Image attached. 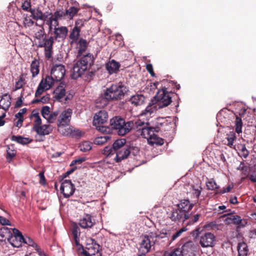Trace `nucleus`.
Wrapping results in <instances>:
<instances>
[{"label":"nucleus","mask_w":256,"mask_h":256,"mask_svg":"<svg viewBox=\"0 0 256 256\" xmlns=\"http://www.w3.org/2000/svg\"><path fill=\"white\" fill-rule=\"evenodd\" d=\"M68 32V29L66 26H57L50 34L51 36L48 39L44 40V43L39 44L40 47H44L45 55L48 58L52 57V45L54 39H64Z\"/></svg>","instance_id":"nucleus-3"},{"label":"nucleus","mask_w":256,"mask_h":256,"mask_svg":"<svg viewBox=\"0 0 256 256\" xmlns=\"http://www.w3.org/2000/svg\"><path fill=\"white\" fill-rule=\"evenodd\" d=\"M170 218L172 221L180 220L184 222L186 220L189 219L190 216L188 214L185 213L178 207L177 208L173 210Z\"/></svg>","instance_id":"nucleus-16"},{"label":"nucleus","mask_w":256,"mask_h":256,"mask_svg":"<svg viewBox=\"0 0 256 256\" xmlns=\"http://www.w3.org/2000/svg\"><path fill=\"white\" fill-rule=\"evenodd\" d=\"M127 90L122 83L113 84L108 88L104 93V97L108 100L122 99Z\"/></svg>","instance_id":"nucleus-6"},{"label":"nucleus","mask_w":256,"mask_h":256,"mask_svg":"<svg viewBox=\"0 0 256 256\" xmlns=\"http://www.w3.org/2000/svg\"><path fill=\"white\" fill-rule=\"evenodd\" d=\"M95 126L96 127V128L98 131L102 132H107V128L106 127L102 126L101 124H96V126Z\"/></svg>","instance_id":"nucleus-62"},{"label":"nucleus","mask_w":256,"mask_h":256,"mask_svg":"<svg viewBox=\"0 0 256 256\" xmlns=\"http://www.w3.org/2000/svg\"><path fill=\"white\" fill-rule=\"evenodd\" d=\"M168 231L163 229L162 231H152L141 237V241L139 244V251L148 253L151 250L152 247L154 246L156 240L154 238H164L168 234Z\"/></svg>","instance_id":"nucleus-4"},{"label":"nucleus","mask_w":256,"mask_h":256,"mask_svg":"<svg viewBox=\"0 0 256 256\" xmlns=\"http://www.w3.org/2000/svg\"><path fill=\"white\" fill-rule=\"evenodd\" d=\"M79 8L74 6L70 7L66 10L65 14L68 16L70 18H72L74 15L78 12Z\"/></svg>","instance_id":"nucleus-47"},{"label":"nucleus","mask_w":256,"mask_h":256,"mask_svg":"<svg viewBox=\"0 0 256 256\" xmlns=\"http://www.w3.org/2000/svg\"><path fill=\"white\" fill-rule=\"evenodd\" d=\"M233 188L234 186L232 184H229L226 188H223L222 190H220L218 193L220 194H223L226 192H228Z\"/></svg>","instance_id":"nucleus-59"},{"label":"nucleus","mask_w":256,"mask_h":256,"mask_svg":"<svg viewBox=\"0 0 256 256\" xmlns=\"http://www.w3.org/2000/svg\"><path fill=\"white\" fill-rule=\"evenodd\" d=\"M66 74L65 67L62 64H56L52 69L50 76L56 80V82L60 81Z\"/></svg>","instance_id":"nucleus-14"},{"label":"nucleus","mask_w":256,"mask_h":256,"mask_svg":"<svg viewBox=\"0 0 256 256\" xmlns=\"http://www.w3.org/2000/svg\"><path fill=\"white\" fill-rule=\"evenodd\" d=\"M110 138V137L108 135L98 136L94 139V143L97 145H102L106 142Z\"/></svg>","instance_id":"nucleus-40"},{"label":"nucleus","mask_w":256,"mask_h":256,"mask_svg":"<svg viewBox=\"0 0 256 256\" xmlns=\"http://www.w3.org/2000/svg\"><path fill=\"white\" fill-rule=\"evenodd\" d=\"M147 140L148 143L151 145H154V144L162 145L164 143L163 140L158 136L154 133V132Z\"/></svg>","instance_id":"nucleus-33"},{"label":"nucleus","mask_w":256,"mask_h":256,"mask_svg":"<svg viewBox=\"0 0 256 256\" xmlns=\"http://www.w3.org/2000/svg\"><path fill=\"white\" fill-rule=\"evenodd\" d=\"M200 216V214H196L194 215L192 218L190 217L189 218H190V220L189 222H188V223L187 224L191 225V224H193L195 222H197L199 219Z\"/></svg>","instance_id":"nucleus-57"},{"label":"nucleus","mask_w":256,"mask_h":256,"mask_svg":"<svg viewBox=\"0 0 256 256\" xmlns=\"http://www.w3.org/2000/svg\"><path fill=\"white\" fill-rule=\"evenodd\" d=\"M144 124L140 120L134 118L126 122L122 118L115 116L110 120V125L112 129L116 130L120 136H124L134 128Z\"/></svg>","instance_id":"nucleus-2"},{"label":"nucleus","mask_w":256,"mask_h":256,"mask_svg":"<svg viewBox=\"0 0 256 256\" xmlns=\"http://www.w3.org/2000/svg\"><path fill=\"white\" fill-rule=\"evenodd\" d=\"M102 154L107 156H110L111 155L114 154L115 152H114V150L112 146H106L104 148L102 151Z\"/></svg>","instance_id":"nucleus-50"},{"label":"nucleus","mask_w":256,"mask_h":256,"mask_svg":"<svg viewBox=\"0 0 256 256\" xmlns=\"http://www.w3.org/2000/svg\"><path fill=\"white\" fill-rule=\"evenodd\" d=\"M144 100L145 98L142 94H137L132 96L130 98V101L132 104L138 106L142 104L144 102Z\"/></svg>","instance_id":"nucleus-26"},{"label":"nucleus","mask_w":256,"mask_h":256,"mask_svg":"<svg viewBox=\"0 0 256 256\" xmlns=\"http://www.w3.org/2000/svg\"><path fill=\"white\" fill-rule=\"evenodd\" d=\"M79 148L80 150L83 152L89 151L92 148V144L88 141L83 142L80 144Z\"/></svg>","instance_id":"nucleus-38"},{"label":"nucleus","mask_w":256,"mask_h":256,"mask_svg":"<svg viewBox=\"0 0 256 256\" xmlns=\"http://www.w3.org/2000/svg\"><path fill=\"white\" fill-rule=\"evenodd\" d=\"M120 67V64L119 62L114 60L109 61L106 64V69L110 74L116 72L118 70Z\"/></svg>","instance_id":"nucleus-23"},{"label":"nucleus","mask_w":256,"mask_h":256,"mask_svg":"<svg viewBox=\"0 0 256 256\" xmlns=\"http://www.w3.org/2000/svg\"><path fill=\"white\" fill-rule=\"evenodd\" d=\"M22 243L27 244L29 246H31L34 248H36V250L38 252H40V249L39 248H38L37 244L30 237H26V238L24 237V240L22 241Z\"/></svg>","instance_id":"nucleus-46"},{"label":"nucleus","mask_w":256,"mask_h":256,"mask_svg":"<svg viewBox=\"0 0 256 256\" xmlns=\"http://www.w3.org/2000/svg\"><path fill=\"white\" fill-rule=\"evenodd\" d=\"M34 22L29 18H26L24 20V24L26 26H30L34 24Z\"/></svg>","instance_id":"nucleus-63"},{"label":"nucleus","mask_w":256,"mask_h":256,"mask_svg":"<svg viewBox=\"0 0 256 256\" xmlns=\"http://www.w3.org/2000/svg\"><path fill=\"white\" fill-rule=\"evenodd\" d=\"M144 124L141 126H138V127L134 128L132 129L136 130L138 132H140V134L144 138H146L147 140L151 136L152 134L155 131V128L149 126L148 123H145L144 122L142 121Z\"/></svg>","instance_id":"nucleus-11"},{"label":"nucleus","mask_w":256,"mask_h":256,"mask_svg":"<svg viewBox=\"0 0 256 256\" xmlns=\"http://www.w3.org/2000/svg\"><path fill=\"white\" fill-rule=\"evenodd\" d=\"M65 13L60 10H56L54 14L52 13V17L58 21V19L64 16Z\"/></svg>","instance_id":"nucleus-54"},{"label":"nucleus","mask_w":256,"mask_h":256,"mask_svg":"<svg viewBox=\"0 0 256 256\" xmlns=\"http://www.w3.org/2000/svg\"><path fill=\"white\" fill-rule=\"evenodd\" d=\"M95 224V220L90 214H86L80 220V226L84 228H90Z\"/></svg>","instance_id":"nucleus-20"},{"label":"nucleus","mask_w":256,"mask_h":256,"mask_svg":"<svg viewBox=\"0 0 256 256\" xmlns=\"http://www.w3.org/2000/svg\"><path fill=\"white\" fill-rule=\"evenodd\" d=\"M72 234L74 236L75 240L78 238L80 234V228L76 226H73L72 228Z\"/></svg>","instance_id":"nucleus-55"},{"label":"nucleus","mask_w":256,"mask_h":256,"mask_svg":"<svg viewBox=\"0 0 256 256\" xmlns=\"http://www.w3.org/2000/svg\"><path fill=\"white\" fill-rule=\"evenodd\" d=\"M206 185L208 188L210 190H213L219 188V186L213 178L208 180L206 182Z\"/></svg>","instance_id":"nucleus-43"},{"label":"nucleus","mask_w":256,"mask_h":256,"mask_svg":"<svg viewBox=\"0 0 256 256\" xmlns=\"http://www.w3.org/2000/svg\"><path fill=\"white\" fill-rule=\"evenodd\" d=\"M108 119V112L104 110H101L96 113L94 118L93 124H102L106 122Z\"/></svg>","instance_id":"nucleus-17"},{"label":"nucleus","mask_w":256,"mask_h":256,"mask_svg":"<svg viewBox=\"0 0 256 256\" xmlns=\"http://www.w3.org/2000/svg\"><path fill=\"white\" fill-rule=\"evenodd\" d=\"M216 236L211 232H206L200 238V244L202 248L212 247L214 245Z\"/></svg>","instance_id":"nucleus-12"},{"label":"nucleus","mask_w":256,"mask_h":256,"mask_svg":"<svg viewBox=\"0 0 256 256\" xmlns=\"http://www.w3.org/2000/svg\"><path fill=\"white\" fill-rule=\"evenodd\" d=\"M154 98L156 105L150 104L142 112V115L150 116L157 110V106L158 108H162L168 106L172 102V97L166 88L158 90Z\"/></svg>","instance_id":"nucleus-1"},{"label":"nucleus","mask_w":256,"mask_h":256,"mask_svg":"<svg viewBox=\"0 0 256 256\" xmlns=\"http://www.w3.org/2000/svg\"><path fill=\"white\" fill-rule=\"evenodd\" d=\"M10 104L11 102L10 96L8 94H5L0 100V108L6 110L10 108Z\"/></svg>","instance_id":"nucleus-27"},{"label":"nucleus","mask_w":256,"mask_h":256,"mask_svg":"<svg viewBox=\"0 0 256 256\" xmlns=\"http://www.w3.org/2000/svg\"><path fill=\"white\" fill-rule=\"evenodd\" d=\"M54 94L56 100L62 101L66 96V90L62 86H58L54 91Z\"/></svg>","instance_id":"nucleus-32"},{"label":"nucleus","mask_w":256,"mask_h":256,"mask_svg":"<svg viewBox=\"0 0 256 256\" xmlns=\"http://www.w3.org/2000/svg\"><path fill=\"white\" fill-rule=\"evenodd\" d=\"M126 143V140L124 138L116 140L112 144L114 152L122 150L124 148H129L128 146H125Z\"/></svg>","instance_id":"nucleus-29"},{"label":"nucleus","mask_w":256,"mask_h":256,"mask_svg":"<svg viewBox=\"0 0 256 256\" xmlns=\"http://www.w3.org/2000/svg\"><path fill=\"white\" fill-rule=\"evenodd\" d=\"M54 82L56 80L51 76H46L44 78H42L36 91L35 96L38 97L44 91L50 89Z\"/></svg>","instance_id":"nucleus-8"},{"label":"nucleus","mask_w":256,"mask_h":256,"mask_svg":"<svg viewBox=\"0 0 256 256\" xmlns=\"http://www.w3.org/2000/svg\"><path fill=\"white\" fill-rule=\"evenodd\" d=\"M25 78L24 76V75L21 74L20 76L18 81L16 82L14 90H16L21 88L25 84Z\"/></svg>","instance_id":"nucleus-44"},{"label":"nucleus","mask_w":256,"mask_h":256,"mask_svg":"<svg viewBox=\"0 0 256 256\" xmlns=\"http://www.w3.org/2000/svg\"><path fill=\"white\" fill-rule=\"evenodd\" d=\"M78 55H82V53L86 51L87 48L88 42L87 41L83 38H80L78 42Z\"/></svg>","instance_id":"nucleus-36"},{"label":"nucleus","mask_w":256,"mask_h":256,"mask_svg":"<svg viewBox=\"0 0 256 256\" xmlns=\"http://www.w3.org/2000/svg\"><path fill=\"white\" fill-rule=\"evenodd\" d=\"M86 160V157L79 158L72 160L70 164V166H72L76 164H80L82 162H84Z\"/></svg>","instance_id":"nucleus-56"},{"label":"nucleus","mask_w":256,"mask_h":256,"mask_svg":"<svg viewBox=\"0 0 256 256\" xmlns=\"http://www.w3.org/2000/svg\"><path fill=\"white\" fill-rule=\"evenodd\" d=\"M31 118L33 119L34 122V126H38L42 124V120L40 118L39 113L37 110H34L32 112Z\"/></svg>","instance_id":"nucleus-37"},{"label":"nucleus","mask_w":256,"mask_h":256,"mask_svg":"<svg viewBox=\"0 0 256 256\" xmlns=\"http://www.w3.org/2000/svg\"><path fill=\"white\" fill-rule=\"evenodd\" d=\"M180 248H176L166 250L164 253V256H180Z\"/></svg>","instance_id":"nucleus-45"},{"label":"nucleus","mask_w":256,"mask_h":256,"mask_svg":"<svg viewBox=\"0 0 256 256\" xmlns=\"http://www.w3.org/2000/svg\"><path fill=\"white\" fill-rule=\"evenodd\" d=\"M49 12H46L44 13H42L40 10H38L36 13L33 14L34 18L36 20H42V22L44 20V16H46V14H48Z\"/></svg>","instance_id":"nucleus-48"},{"label":"nucleus","mask_w":256,"mask_h":256,"mask_svg":"<svg viewBox=\"0 0 256 256\" xmlns=\"http://www.w3.org/2000/svg\"><path fill=\"white\" fill-rule=\"evenodd\" d=\"M194 244L192 242H188L184 244L181 248L180 252L182 256H193L194 252Z\"/></svg>","instance_id":"nucleus-18"},{"label":"nucleus","mask_w":256,"mask_h":256,"mask_svg":"<svg viewBox=\"0 0 256 256\" xmlns=\"http://www.w3.org/2000/svg\"><path fill=\"white\" fill-rule=\"evenodd\" d=\"M12 230L13 234H11V236L8 238V242L13 247L19 248L22 246L24 240V236L18 229L14 228Z\"/></svg>","instance_id":"nucleus-9"},{"label":"nucleus","mask_w":256,"mask_h":256,"mask_svg":"<svg viewBox=\"0 0 256 256\" xmlns=\"http://www.w3.org/2000/svg\"><path fill=\"white\" fill-rule=\"evenodd\" d=\"M93 62L94 56L92 54H88L84 55L74 64L72 74V78L76 80L82 76L88 67L90 66Z\"/></svg>","instance_id":"nucleus-5"},{"label":"nucleus","mask_w":256,"mask_h":256,"mask_svg":"<svg viewBox=\"0 0 256 256\" xmlns=\"http://www.w3.org/2000/svg\"><path fill=\"white\" fill-rule=\"evenodd\" d=\"M58 115L57 111L50 112L48 118H46L47 122L49 123H53L56 120Z\"/></svg>","instance_id":"nucleus-52"},{"label":"nucleus","mask_w":256,"mask_h":256,"mask_svg":"<svg viewBox=\"0 0 256 256\" xmlns=\"http://www.w3.org/2000/svg\"><path fill=\"white\" fill-rule=\"evenodd\" d=\"M26 108H23L20 110L19 112L16 114V118H23V114L26 112Z\"/></svg>","instance_id":"nucleus-60"},{"label":"nucleus","mask_w":256,"mask_h":256,"mask_svg":"<svg viewBox=\"0 0 256 256\" xmlns=\"http://www.w3.org/2000/svg\"><path fill=\"white\" fill-rule=\"evenodd\" d=\"M0 223L4 226L6 225L10 226V222L6 218L0 216Z\"/></svg>","instance_id":"nucleus-61"},{"label":"nucleus","mask_w":256,"mask_h":256,"mask_svg":"<svg viewBox=\"0 0 256 256\" xmlns=\"http://www.w3.org/2000/svg\"><path fill=\"white\" fill-rule=\"evenodd\" d=\"M11 140L17 142L18 144H26L31 142L32 140L29 138H24L20 136H12L11 138Z\"/></svg>","instance_id":"nucleus-34"},{"label":"nucleus","mask_w":256,"mask_h":256,"mask_svg":"<svg viewBox=\"0 0 256 256\" xmlns=\"http://www.w3.org/2000/svg\"><path fill=\"white\" fill-rule=\"evenodd\" d=\"M16 150L12 145L6 146V160L8 162H10L12 159L16 156Z\"/></svg>","instance_id":"nucleus-31"},{"label":"nucleus","mask_w":256,"mask_h":256,"mask_svg":"<svg viewBox=\"0 0 256 256\" xmlns=\"http://www.w3.org/2000/svg\"><path fill=\"white\" fill-rule=\"evenodd\" d=\"M226 221L228 223H233L239 226H244L245 225L244 220L238 215H229L226 218Z\"/></svg>","instance_id":"nucleus-25"},{"label":"nucleus","mask_w":256,"mask_h":256,"mask_svg":"<svg viewBox=\"0 0 256 256\" xmlns=\"http://www.w3.org/2000/svg\"><path fill=\"white\" fill-rule=\"evenodd\" d=\"M39 64L40 62L38 60H34L32 61L30 65V71L32 73V77H35L39 74Z\"/></svg>","instance_id":"nucleus-35"},{"label":"nucleus","mask_w":256,"mask_h":256,"mask_svg":"<svg viewBox=\"0 0 256 256\" xmlns=\"http://www.w3.org/2000/svg\"><path fill=\"white\" fill-rule=\"evenodd\" d=\"M80 27L75 26L69 36V42L70 44H76L80 36Z\"/></svg>","instance_id":"nucleus-22"},{"label":"nucleus","mask_w":256,"mask_h":256,"mask_svg":"<svg viewBox=\"0 0 256 256\" xmlns=\"http://www.w3.org/2000/svg\"><path fill=\"white\" fill-rule=\"evenodd\" d=\"M42 25L48 28V33L50 34L54 28L58 26L59 22L52 17V13L49 12L46 16H44V20L40 26Z\"/></svg>","instance_id":"nucleus-15"},{"label":"nucleus","mask_w":256,"mask_h":256,"mask_svg":"<svg viewBox=\"0 0 256 256\" xmlns=\"http://www.w3.org/2000/svg\"><path fill=\"white\" fill-rule=\"evenodd\" d=\"M82 249V254L85 256H102L100 246L93 239L89 238L86 241L85 248Z\"/></svg>","instance_id":"nucleus-7"},{"label":"nucleus","mask_w":256,"mask_h":256,"mask_svg":"<svg viewBox=\"0 0 256 256\" xmlns=\"http://www.w3.org/2000/svg\"><path fill=\"white\" fill-rule=\"evenodd\" d=\"M50 112V108L48 106H44L41 110V114L44 118L46 120Z\"/></svg>","instance_id":"nucleus-51"},{"label":"nucleus","mask_w":256,"mask_h":256,"mask_svg":"<svg viewBox=\"0 0 256 256\" xmlns=\"http://www.w3.org/2000/svg\"><path fill=\"white\" fill-rule=\"evenodd\" d=\"M186 230H187V228L185 227L182 228L181 229H180L179 230L176 232L172 236L171 239L170 240V242H172L176 240L177 239V238H178V237H180L181 236L183 232H186Z\"/></svg>","instance_id":"nucleus-49"},{"label":"nucleus","mask_w":256,"mask_h":256,"mask_svg":"<svg viewBox=\"0 0 256 256\" xmlns=\"http://www.w3.org/2000/svg\"><path fill=\"white\" fill-rule=\"evenodd\" d=\"M11 234L10 228L2 226L0 228V240L8 241L10 236H11Z\"/></svg>","instance_id":"nucleus-28"},{"label":"nucleus","mask_w":256,"mask_h":256,"mask_svg":"<svg viewBox=\"0 0 256 256\" xmlns=\"http://www.w3.org/2000/svg\"><path fill=\"white\" fill-rule=\"evenodd\" d=\"M236 139V134L234 132H230L226 134V140H228V146L232 148L234 145V142Z\"/></svg>","instance_id":"nucleus-42"},{"label":"nucleus","mask_w":256,"mask_h":256,"mask_svg":"<svg viewBox=\"0 0 256 256\" xmlns=\"http://www.w3.org/2000/svg\"><path fill=\"white\" fill-rule=\"evenodd\" d=\"M234 126L236 132L238 134H240L242 132V119L238 116H236V120L234 122Z\"/></svg>","instance_id":"nucleus-41"},{"label":"nucleus","mask_w":256,"mask_h":256,"mask_svg":"<svg viewBox=\"0 0 256 256\" xmlns=\"http://www.w3.org/2000/svg\"><path fill=\"white\" fill-rule=\"evenodd\" d=\"M168 124L167 121L163 118H157L154 124L156 126V129L160 130L164 126H166Z\"/></svg>","instance_id":"nucleus-39"},{"label":"nucleus","mask_w":256,"mask_h":256,"mask_svg":"<svg viewBox=\"0 0 256 256\" xmlns=\"http://www.w3.org/2000/svg\"><path fill=\"white\" fill-rule=\"evenodd\" d=\"M130 152V148H124L122 150L115 152L116 154L114 160L116 162H119L122 160L126 158Z\"/></svg>","instance_id":"nucleus-21"},{"label":"nucleus","mask_w":256,"mask_h":256,"mask_svg":"<svg viewBox=\"0 0 256 256\" xmlns=\"http://www.w3.org/2000/svg\"><path fill=\"white\" fill-rule=\"evenodd\" d=\"M22 7L24 10L29 11L30 8V2L29 0H26L22 4Z\"/></svg>","instance_id":"nucleus-58"},{"label":"nucleus","mask_w":256,"mask_h":256,"mask_svg":"<svg viewBox=\"0 0 256 256\" xmlns=\"http://www.w3.org/2000/svg\"><path fill=\"white\" fill-rule=\"evenodd\" d=\"M249 153L250 152L248 150L246 149L245 145H242V148L240 150V156L243 157L244 158H246L248 156Z\"/></svg>","instance_id":"nucleus-53"},{"label":"nucleus","mask_w":256,"mask_h":256,"mask_svg":"<svg viewBox=\"0 0 256 256\" xmlns=\"http://www.w3.org/2000/svg\"><path fill=\"white\" fill-rule=\"evenodd\" d=\"M38 176L40 178V182L43 184H44L46 182V179L44 176V172H40V174H38Z\"/></svg>","instance_id":"nucleus-64"},{"label":"nucleus","mask_w":256,"mask_h":256,"mask_svg":"<svg viewBox=\"0 0 256 256\" xmlns=\"http://www.w3.org/2000/svg\"><path fill=\"white\" fill-rule=\"evenodd\" d=\"M33 130L40 136H46L52 132L53 127L50 124H40L38 126H34Z\"/></svg>","instance_id":"nucleus-19"},{"label":"nucleus","mask_w":256,"mask_h":256,"mask_svg":"<svg viewBox=\"0 0 256 256\" xmlns=\"http://www.w3.org/2000/svg\"><path fill=\"white\" fill-rule=\"evenodd\" d=\"M238 256H248V248L247 244L244 242L238 243Z\"/></svg>","instance_id":"nucleus-30"},{"label":"nucleus","mask_w":256,"mask_h":256,"mask_svg":"<svg viewBox=\"0 0 256 256\" xmlns=\"http://www.w3.org/2000/svg\"><path fill=\"white\" fill-rule=\"evenodd\" d=\"M60 190L64 198H69L74 194L75 188L70 180H65L61 184Z\"/></svg>","instance_id":"nucleus-13"},{"label":"nucleus","mask_w":256,"mask_h":256,"mask_svg":"<svg viewBox=\"0 0 256 256\" xmlns=\"http://www.w3.org/2000/svg\"><path fill=\"white\" fill-rule=\"evenodd\" d=\"M72 110L71 108H67L63 110L59 116L58 120V126H68L70 122Z\"/></svg>","instance_id":"nucleus-10"},{"label":"nucleus","mask_w":256,"mask_h":256,"mask_svg":"<svg viewBox=\"0 0 256 256\" xmlns=\"http://www.w3.org/2000/svg\"><path fill=\"white\" fill-rule=\"evenodd\" d=\"M194 204L191 203L188 200H182L178 204V207L182 210L185 213L188 214V212L192 209Z\"/></svg>","instance_id":"nucleus-24"}]
</instances>
